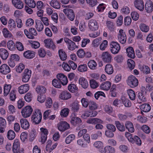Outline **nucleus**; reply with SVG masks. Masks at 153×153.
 <instances>
[{
    "label": "nucleus",
    "instance_id": "nucleus-39",
    "mask_svg": "<svg viewBox=\"0 0 153 153\" xmlns=\"http://www.w3.org/2000/svg\"><path fill=\"white\" fill-rule=\"evenodd\" d=\"M25 3L29 7L34 8L36 7V4L34 0H23Z\"/></svg>",
    "mask_w": 153,
    "mask_h": 153
},
{
    "label": "nucleus",
    "instance_id": "nucleus-59",
    "mask_svg": "<svg viewBox=\"0 0 153 153\" xmlns=\"http://www.w3.org/2000/svg\"><path fill=\"white\" fill-rule=\"evenodd\" d=\"M77 55L80 58H83L85 55V53L83 49H79L77 52Z\"/></svg>",
    "mask_w": 153,
    "mask_h": 153
},
{
    "label": "nucleus",
    "instance_id": "nucleus-56",
    "mask_svg": "<svg viewBox=\"0 0 153 153\" xmlns=\"http://www.w3.org/2000/svg\"><path fill=\"white\" fill-rule=\"evenodd\" d=\"M127 64L129 69L132 70L133 69L135 66L134 62L132 59H129L127 60Z\"/></svg>",
    "mask_w": 153,
    "mask_h": 153
},
{
    "label": "nucleus",
    "instance_id": "nucleus-48",
    "mask_svg": "<svg viewBox=\"0 0 153 153\" xmlns=\"http://www.w3.org/2000/svg\"><path fill=\"white\" fill-rule=\"evenodd\" d=\"M68 89L70 92L74 93L77 91L78 88L74 84H71L68 85Z\"/></svg>",
    "mask_w": 153,
    "mask_h": 153
},
{
    "label": "nucleus",
    "instance_id": "nucleus-42",
    "mask_svg": "<svg viewBox=\"0 0 153 153\" xmlns=\"http://www.w3.org/2000/svg\"><path fill=\"white\" fill-rule=\"evenodd\" d=\"M50 4L51 7L55 9H58L60 7V3L57 0H52Z\"/></svg>",
    "mask_w": 153,
    "mask_h": 153
},
{
    "label": "nucleus",
    "instance_id": "nucleus-14",
    "mask_svg": "<svg viewBox=\"0 0 153 153\" xmlns=\"http://www.w3.org/2000/svg\"><path fill=\"white\" fill-rule=\"evenodd\" d=\"M56 77L62 85H65L67 84L68 83L67 78L64 74H59L57 75Z\"/></svg>",
    "mask_w": 153,
    "mask_h": 153
},
{
    "label": "nucleus",
    "instance_id": "nucleus-37",
    "mask_svg": "<svg viewBox=\"0 0 153 153\" xmlns=\"http://www.w3.org/2000/svg\"><path fill=\"white\" fill-rule=\"evenodd\" d=\"M58 53L60 58L62 60L64 61L67 59V54L63 50H59L58 51Z\"/></svg>",
    "mask_w": 153,
    "mask_h": 153
},
{
    "label": "nucleus",
    "instance_id": "nucleus-54",
    "mask_svg": "<svg viewBox=\"0 0 153 153\" xmlns=\"http://www.w3.org/2000/svg\"><path fill=\"white\" fill-rule=\"evenodd\" d=\"M94 147L98 149H101L103 147V143L100 141H95L93 144Z\"/></svg>",
    "mask_w": 153,
    "mask_h": 153
},
{
    "label": "nucleus",
    "instance_id": "nucleus-33",
    "mask_svg": "<svg viewBox=\"0 0 153 153\" xmlns=\"http://www.w3.org/2000/svg\"><path fill=\"white\" fill-rule=\"evenodd\" d=\"M126 51L128 57L131 58H134L135 57L134 52L132 47H130L126 49Z\"/></svg>",
    "mask_w": 153,
    "mask_h": 153
},
{
    "label": "nucleus",
    "instance_id": "nucleus-49",
    "mask_svg": "<svg viewBox=\"0 0 153 153\" xmlns=\"http://www.w3.org/2000/svg\"><path fill=\"white\" fill-rule=\"evenodd\" d=\"M79 105L77 102H74L71 105V110L74 112L78 111L79 108Z\"/></svg>",
    "mask_w": 153,
    "mask_h": 153
},
{
    "label": "nucleus",
    "instance_id": "nucleus-52",
    "mask_svg": "<svg viewBox=\"0 0 153 153\" xmlns=\"http://www.w3.org/2000/svg\"><path fill=\"white\" fill-rule=\"evenodd\" d=\"M102 136V133L100 131H98L97 132L92 134L91 135V138L92 140H96L99 137H100Z\"/></svg>",
    "mask_w": 153,
    "mask_h": 153
},
{
    "label": "nucleus",
    "instance_id": "nucleus-22",
    "mask_svg": "<svg viewBox=\"0 0 153 153\" xmlns=\"http://www.w3.org/2000/svg\"><path fill=\"white\" fill-rule=\"evenodd\" d=\"M126 129L130 133H133L134 132L135 129L133 123L130 121H127L125 124Z\"/></svg>",
    "mask_w": 153,
    "mask_h": 153
},
{
    "label": "nucleus",
    "instance_id": "nucleus-62",
    "mask_svg": "<svg viewBox=\"0 0 153 153\" xmlns=\"http://www.w3.org/2000/svg\"><path fill=\"white\" fill-rule=\"evenodd\" d=\"M88 106L89 109L91 110H95L97 108L96 103L93 101H89Z\"/></svg>",
    "mask_w": 153,
    "mask_h": 153
},
{
    "label": "nucleus",
    "instance_id": "nucleus-31",
    "mask_svg": "<svg viewBox=\"0 0 153 153\" xmlns=\"http://www.w3.org/2000/svg\"><path fill=\"white\" fill-rule=\"evenodd\" d=\"M23 56L26 58L30 59L33 58L35 54L33 51L28 50L24 52Z\"/></svg>",
    "mask_w": 153,
    "mask_h": 153
},
{
    "label": "nucleus",
    "instance_id": "nucleus-46",
    "mask_svg": "<svg viewBox=\"0 0 153 153\" xmlns=\"http://www.w3.org/2000/svg\"><path fill=\"white\" fill-rule=\"evenodd\" d=\"M11 88V85L5 84L4 88V96H7L9 93Z\"/></svg>",
    "mask_w": 153,
    "mask_h": 153
},
{
    "label": "nucleus",
    "instance_id": "nucleus-1",
    "mask_svg": "<svg viewBox=\"0 0 153 153\" xmlns=\"http://www.w3.org/2000/svg\"><path fill=\"white\" fill-rule=\"evenodd\" d=\"M42 115L39 109H35L31 117V120L35 124H39L41 121Z\"/></svg>",
    "mask_w": 153,
    "mask_h": 153
},
{
    "label": "nucleus",
    "instance_id": "nucleus-16",
    "mask_svg": "<svg viewBox=\"0 0 153 153\" xmlns=\"http://www.w3.org/2000/svg\"><path fill=\"white\" fill-rule=\"evenodd\" d=\"M12 3L13 6L19 9H22L24 7V4L21 0H12Z\"/></svg>",
    "mask_w": 153,
    "mask_h": 153
},
{
    "label": "nucleus",
    "instance_id": "nucleus-29",
    "mask_svg": "<svg viewBox=\"0 0 153 153\" xmlns=\"http://www.w3.org/2000/svg\"><path fill=\"white\" fill-rule=\"evenodd\" d=\"M2 32L4 37L5 38L10 39L13 36L11 33L6 28H4Z\"/></svg>",
    "mask_w": 153,
    "mask_h": 153
},
{
    "label": "nucleus",
    "instance_id": "nucleus-20",
    "mask_svg": "<svg viewBox=\"0 0 153 153\" xmlns=\"http://www.w3.org/2000/svg\"><path fill=\"white\" fill-rule=\"evenodd\" d=\"M29 89V85L27 84L21 85L18 88L19 93L21 94H24L27 92Z\"/></svg>",
    "mask_w": 153,
    "mask_h": 153
},
{
    "label": "nucleus",
    "instance_id": "nucleus-21",
    "mask_svg": "<svg viewBox=\"0 0 153 153\" xmlns=\"http://www.w3.org/2000/svg\"><path fill=\"white\" fill-rule=\"evenodd\" d=\"M20 142L18 139H15L13 145V151L14 153H17L19 150Z\"/></svg>",
    "mask_w": 153,
    "mask_h": 153
},
{
    "label": "nucleus",
    "instance_id": "nucleus-61",
    "mask_svg": "<svg viewBox=\"0 0 153 153\" xmlns=\"http://www.w3.org/2000/svg\"><path fill=\"white\" fill-rule=\"evenodd\" d=\"M53 102L52 99L50 97H48L46 99L45 105L48 108H50L52 106Z\"/></svg>",
    "mask_w": 153,
    "mask_h": 153
},
{
    "label": "nucleus",
    "instance_id": "nucleus-57",
    "mask_svg": "<svg viewBox=\"0 0 153 153\" xmlns=\"http://www.w3.org/2000/svg\"><path fill=\"white\" fill-rule=\"evenodd\" d=\"M7 136L9 140H12L15 137V133L13 131L10 130L8 131Z\"/></svg>",
    "mask_w": 153,
    "mask_h": 153
},
{
    "label": "nucleus",
    "instance_id": "nucleus-15",
    "mask_svg": "<svg viewBox=\"0 0 153 153\" xmlns=\"http://www.w3.org/2000/svg\"><path fill=\"white\" fill-rule=\"evenodd\" d=\"M97 114V112L94 110L87 111L82 114L81 117L84 119H86L88 117H92L96 116Z\"/></svg>",
    "mask_w": 153,
    "mask_h": 153
},
{
    "label": "nucleus",
    "instance_id": "nucleus-5",
    "mask_svg": "<svg viewBox=\"0 0 153 153\" xmlns=\"http://www.w3.org/2000/svg\"><path fill=\"white\" fill-rule=\"evenodd\" d=\"M64 40L67 44L68 50L72 51L78 48V47L74 42L68 38H65L64 39Z\"/></svg>",
    "mask_w": 153,
    "mask_h": 153
},
{
    "label": "nucleus",
    "instance_id": "nucleus-38",
    "mask_svg": "<svg viewBox=\"0 0 153 153\" xmlns=\"http://www.w3.org/2000/svg\"><path fill=\"white\" fill-rule=\"evenodd\" d=\"M7 46L8 49L12 51H14L16 50V44L12 40L9 41L7 44Z\"/></svg>",
    "mask_w": 153,
    "mask_h": 153
},
{
    "label": "nucleus",
    "instance_id": "nucleus-58",
    "mask_svg": "<svg viewBox=\"0 0 153 153\" xmlns=\"http://www.w3.org/2000/svg\"><path fill=\"white\" fill-rule=\"evenodd\" d=\"M69 111V110L68 108H64L61 111L60 115L62 117H66L68 115Z\"/></svg>",
    "mask_w": 153,
    "mask_h": 153
},
{
    "label": "nucleus",
    "instance_id": "nucleus-27",
    "mask_svg": "<svg viewBox=\"0 0 153 153\" xmlns=\"http://www.w3.org/2000/svg\"><path fill=\"white\" fill-rule=\"evenodd\" d=\"M21 127L23 129L26 130L28 128L29 124L26 119H21L20 120Z\"/></svg>",
    "mask_w": 153,
    "mask_h": 153
},
{
    "label": "nucleus",
    "instance_id": "nucleus-6",
    "mask_svg": "<svg viewBox=\"0 0 153 153\" xmlns=\"http://www.w3.org/2000/svg\"><path fill=\"white\" fill-rule=\"evenodd\" d=\"M40 130L41 131V136L39 141L40 142H41L43 144L46 140L48 131L46 128H41Z\"/></svg>",
    "mask_w": 153,
    "mask_h": 153
},
{
    "label": "nucleus",
    "instance_id": "nucleus-35",
    "mask_svg": "<svg viewBox=\"0 0 153 153\" xmlns=\"http://www.w3.org/2000/svg\"><path fill=\"white\" fill-rule=\"evenodd\" d=\"M71 122L72 124L75 126L79 124L81 122V120L79 117L74 116L71 117Z\"/></svg>",
    "mask_w": 153,
    "mask_h": 153
},
{
    "label": "nucleus",
    "instance_id": "nucleus-41",
    "mask_svg": "<svg viewBox=\"0 0 153 153\" xmlns=\"http://www.w3.org/2000/svg\"><path fill=\"white\" fill-rule=\"evenodd\" d=\"M127 92L130 99L132 100H134L136 98L135 92L131 89L128 90Z\"/></svg>",
    "mask_w": 153,
    "mask_h": 153
},
{
    "label": "nucleus",
    "instance_id": "nucleus-19",
    "mask_svg": "<svg viewBox=\"0 0 153 153\" xmlns=\"http://www.w3.org/2000/svg\"><path fill=\"white\" fill-rule=\"evenodd\" d=\"M71 97V95L68 91H64L61 92L59 95V98L62 100H67Z\"/></svg>",
    "mask_w": 153,
    "mask_h": 153
},
{
    "label": "nucleus",
    "instance_id": "nucleus-30",
    "mask_svg": "<svg viewBox=\"0 0 153 153\" xmlns=\"http://www.w3.org/2000/svg\"><path fill=\"white\" fill-rule=\"evenodd\" d=\"M146 92L141 91L138 93L137 97L138 99L142 102H145L146 100Z\"/></svg>",
    "mask_w": 153,
    "mask_h": 153
},
{
    "label": "nucleus",
    "instance_id": "nucleus-60",
    "mask_svg": "<svg viewBox=\"0 0 153 153\" xmlns=\"http://www.w3.org/2000/svg\"><path fill=\"white\" fill-rule=\"evenodd\" d=\"M119 148L121 151L124 153L127 152L129 150L128 146L124 144L121 145L119 146Z\"/></svg>",
    "mask_w": 153,
    "mask_h": 153
},
{
    "label": "nucleus",
    "instance_id": "nucleus-24",
    "mask_svg": "<svg viewBox=\"0 0 153 153\" xmlns=\"http://www.w3.org/2000/svg\"><path fill=\"white\" fill-rule=\"evenodd\" d=\"M79 85L84 88H87L88 86V84L87 79L83 77L80 78L79 80Z\"/></svg>",
    "mask_w": 153,
    "mask_h": 153
},
{
    "label": "nucleus",
    "instance_id": "nucleus-50",
    "mask_svg": "<svg viewBox=\"0 0 153 153\" xmlns=\"http://www.w3.org/2000/svg\"><path fill=\"white\" fill-rule=\"evenodd\" d=\"M36 91L38 93L45 94L46 91V89L44 86H38L36 89Z\"/></svg>",
    "mask_w": 153,
    "mask_h": 153
},
{
    "label": "nucleus",
    "instance_id": "nucleus-45",
    "mask_svg": "<svg viewBox=\"0 0 153 153\" xmlns=\"http://www.w3.org/2000/svg\"><path fill=\"white\" fill-rule=\"evenodd\" d=\"M36 28L38 31H42L44 28V25L40 21L38 20L36 22Z\"/></svg>",
    "mask_w": 153,
    "mask_h": 153
},
{
    "label": "nucleus",
    "instance_id": "nucleus-28",
    "mask_svg": "<svg viewBox=\"0 0 153 153\" xmlns=\"http://www.w3.org/2000/svg\"><path fill=\"white\" fill-rule=\"evenodd\" d=\"M145 8L147 12L148 13L152 12L153 10L152 2L151 1H147L145 4Z\"/></svg>",
    "mask_w": 153,
    "mask_h": 153
},
{
    "label": "nucleus",
    "instance_id": "nucleus-64",
    "mask_svg": "<svg viewBox=\"0 0 153 153\" xmlns=\"http://www.w3.org/2000/svg\"><path fill=\"white\" fill-rule=\"evenodd\" d=\"M87 68V65L85 64L80 65H79L78 67V71L81 72L86 71Z\"/></svg>",
    "mask_w": 153,
    "mask_h": 153
},
{
    "label": "nucleus",
    "instance_id": "nucleus-9",
    "mask_svg": "<svg viewBox=\"0 0 153 153\" xmlns=\"http://www.w3.org/2000/svg\"><path fill=\"white\" fill-rule=\"evenodd\" d=\"M57 127L59 131L63 132L69 128L70 126L65 121H61L58 124Z\"/></svg>",
    "mask_w": 153,
    "mask_h": 153
},
{
    "label": "nucleus",
    "instance_id": "nucleus-26",
    "mask_svg": "<svg viewBox=\"0 0 153 153\" xmlns=\"http://www.w3.org/2000/svg\"><path fill=\"white\" fill-rule=\"evenodd\" d=\"M103 121L100 119L97 118H90L88 119L86 123L88 124H91L95 125L97 123H102Z\"/></svg>",
    "mask_w": 153,
    "mask_h": 153
},
{
    "label": "nucleus",
    "instance_id": "nucleus-44",
    "mask_svg": "<svg viewBox=\"0 0 153 153\" xmlns=\"http://www.w3.org/2000/svg\"><path fill=\"white\" fill-rule=\"evenodd\" d=\"M53 85L57 88H60L61 87V83L57 78L54 79L52 81Z\"/></svg>",
    "mask_w": 153,
    "mask_h": 153
},
{
    "label": "nucleus",
    "instance_id": "nucleus-55",
    "mask_svg": "<svg viewBox=\"0 0 153 153\" xmlns=\"http://www.w3.org/2000/svg\"><path fill=\"white\" fill-rule=\"evenodd\" d=\"M106 25L108 28L111 31L114 30V24L111 21H107L106 22Z\"/></svg>",
    "mask_w": 153,
    "mask_h": 153
},
{
    "label": "nucleus",
    "instance_id": "nucleus-51",
    "mask_svg": "<svg viewBox=\"0 0 153 153\" xmlns=\"http://www.w3.org/2000/svg\"><path fill=\"white\" fill-rule=\"evenodd\" d=\"M25 68V65L22 63H20L16 67V71L18 73H21Z\"/></svg>",
    "mask_w": 153,
    "mask_h": 153
},
{
    "label": "nucleus",
    "instance_id": "nucleus-8",
    "mask_svg": "<svg viewBox=\"0 0 153 153\" xmlns=\"http://www.w3.org/2000/svg\"><path fill=\"white\" fill-rule=\"evenodd\" d=\"M63 12L71 21H73L75 18V15L73 10L70 9L66 8L63 10Z\"/></svg>",
    "mask_w": 153,
    "mask_h": 153
},
{
    "label": "nucleus",
    "instance_id": "nucleus-18",
    "mask_svg": "<svg viewBox=\"0 0 153 153\" xmlns=\"http://www.w3.org/2000/svg\"><path fill=\"white\" fill-rule=\"evenodd\" d=\"M10 72L9 66L6 64L2 65L0 67V72L3 74H6Z\"/></svg>",
    "mask_w": 153,
    "mask_h": 153
},
{
    "label": "nucleus",
    "instance_id": "nucleus-47",
    "mask_svg": "<svg viewBox=\"0 0 153 153\" xmlns=\"http://www.w3.org/2000/svg\"><path fill=\"white\" fill-rule=\"evenodd\" d=\"M121 100L122 102L126 107H128L131 106V103L130 100L125 97L123 96L122 97Z\"/></svg>",
    "mask_w": 153,
    "mask_h": 153
},
{
    "label": "nucleus",
    "instance_id": "nucleus-63",
    "mask_svg": "<svg viewBox=\"0 0 153 153\" xmlns=\"http://www.w3.org/2000/svg\"><path fill=\"white\" fill-rule=\"evenodd\" d=\"M108 42L106 40H104L100 46V49L102 51L105 50L108 46Z\"/></svg>",
    "mask_w": 153,
    "mask_h": 153
},
{
    "label": "nucleus",
    "instance_id": "nucleus-2",
    "mask_svg": "<svg viewBox=\"0 0 153 153\" xmlns=\"http://www.w3.org/2000/svg\"><path fill=\"white\" fill-rule=\"evenodd\" d=\"M126 82L128 85L132 88L136 87L138 84V80L133 75H131L128 77L126 80Z\"/></svg>",
    "mask_w": 153,
    "mask_h": 153
},
{
    "label": "nucleus",
    "instance_id": "nucleus-23",
    "mask_svg": "<svg viewBox=\"0 0 153 153\" xmlns=\"http://www.w3.org/2000/svg\"><path fill=\"white\" fill-rule=\"evenodd\" d=\"M111 83L109 81H106L101 84L100 86V89L108 91L110 88Z\"/></svg>",
    "mask_w": 153,
    "mask_h": 153
},
{
    "label": "nucleus",
    "instance_id": "nucleus-40",
    "mask_svg": "<svg viewBox=\"0 0 153 153\" xmlns=\"http://www.w3.org/2000/svg\"><path fill=\"white\" fill-rule=\"evenodd\" d=\"M105 72L108 74H111L113 72V69L112 65L110 64L106 65L105 69Z\"/></svg>",
    "mask_w": 153,
    "mask_h": 153
},
{
    "label": "nucleus",
    "instance_id": "nucleus-3",
    "mask_svg": "<svg viewBox=\"0 0 153 153\" xmlns=\"http://www.w3.org/2000/svg\"><path fill=\"white\" fill-rule=\"evenodd\" d=\"M33 111V109L31 106H26L22 109V115L24 118H27L30 116Z\"/></svg>",
    "mask_w": 153,
    "mask_h": 153
},
{
    "label": "nucleus",
    "instance_id": "nucleus-13",
    "mask_svg": "<svg viewBox=\"0 0 153 153\" xmlns=\"http://www.w3.org/2000/svg\"><path fill=\"white\" fill-rule=\"evenodd\" d=\"M102 60L104 62L107 63L111 62L112 58L111 54L107 51L102 53Z\"/></svg>",
    "mask_w": 153,
    "mask_h": 153
},
{
    "label": "nucleus",
    "instance_id": "nucleus-25",
    "mask_svg": "<svg viewBox=\"0 0 153 153\" xmlns=\"http://www.w3.org/2000/svg\"><path fill=\"white\" fill-rule=\"evenodd\" d=\"M8 55V52L6 49L4 48H0V56L2 59L6 60Z\"/></svg>",
    "mask_w": 153,
    "mask_h": 153
},
{
    "label": "nucleus",
    "instance_id": "nucleus-10",
    "mask_svg": "<svg viewBox=\"0 0 153 153\" xmlns=\"http://www.w3.org/2000/svg\"><path fill=\"white\" fill-rule=\"evenodd\" d=\"M31 71L28 69H26L22 74V81L24 82H28L30 79Z\"/></svg>",
    "mask_w": 153,
    "mask_h": 153
},
{
    "label": "nucleus",
    "instance_id": "nucleus-32",
    "mask_svg": "<svg viewBox=\"0 0 153 153\" xmlns=\"http://www.w3.org/2000/svg\"><path fill=\"white\" fill-rule=\"evenodd\" d=\"M8 27L10 31H12L16 28L15 21L12 19H10L8 21Z\"/></svg>",
    "mask_w": 153,
    "mask_h": 153
},
{
    "label": "nucleus",
    "instance_id": "nucleus-7",
    "mask_svg": "<svg viewBox=\"0 0 153 153\" xmlns=\"http://www.w3.org/2000/svg\"><path fill=\"white\" fill-rule=\"evenodd\" d=\"M44 42L45 47L47 48L52 50H54L56 48V46L51 39H45L44 41Z\"/></svg>",
    "mask_w": 153,
    "mask_h": 153
},
{
    "label": "nucleus",
    "instance_id": "nucleus-4",
    "mask_svg": "<svg viewBox=\"0 0 153 153\" xmlns=\"http://www.w3.org/2000/svg\"><path fill=\"white\" fill-rule=\"evenodd\" d=\"M110 50L111 52L114 54L117 53L120 50V45L117 42L112 41L110 44Z\"/></svg>",
    "mask_w": 153,
    "mask_h": 153
},
{
    "label": "nucleus",
    "instance_id": "nucleus-53",
    "mask_svg": "<svg viewBox=\"0 0 153 153\" xmlns=\"http://www.w3.org/2000/svg\"><path fill=\"white\" fill-rule=\"evenodd\" d=\"M75 135L74 134L69 135L65 139V142L67 144L70 143L75 139Z\"/></svg>",
    "mask_w": 153,
    "mask_h": 153
},
{
    "label": "nucleus",
    "instance_id": "nucleus-17",
    "mask_svg": "<svg viewBox=\"0 0 153 153\" xmlns=\"http://www.w3.org/2000/svg\"><path fill=\"white\" fill-rule=\"evenodd\" d=\"M135 7L140 11H143L144 8V2L143 0H135L134 1Z\"/></svg>",
    "mask_w": 153,
    "mask_h": 153
},
{
    "label": "nucleus",
    "instance_id": "nucleus-11",
    "mask_svg": "<svg viewBox=\"0 0 153 153\" xmlns=\"http://www.w3.org/2000/svg\"><path fill=\"white\" fill-rule=\"evenodd\" d=\"M118 39L119 41L122 44L126 42V34L122 29H120L118 34Z\"/></svg>",
    "mask_w": 153,
    "mask_h": 153
},
{
    "label": "nucleus",
    "instance_id": "nucleus-12",
    "mask_svg": "<svg viewBox=\"0 0 153 153\" xmlns=\"http://www.w3.org/2000/svg\"><path fill=\"white\" fill-rule=\"evenodd\" d=\"M88 27L90 30L92 31H95L97 30L98 28V23L96 20L91 19L89 21Z\"/></svg>",
    "mask_w": 153,
    "mask_h": 153
},
{
    "label": "nucleus",
    "instance_id": "nucleus-36",
    "mask_svg": "<svg viewBox=\"0 0 153 153\" xmlns=\"http://www.w3.org/2000/svg\"><path fill=\"white\" fill-rule=\"evenodd\" d=\"M88 65L89 68L91 69L95 70L97 68V64L94 60H90L88 62Z\"/></svg>",
    "mask_w": 153,
    "mask_h": 153
},
{
    "label": "nucleus",
    "instance_id": "nucleus-34",
    "mask_svg": "<svg viewBox=\"0 0 153 153\" xmlns=\"http://www.w3.org/2000/svg\"><path fill=\"white\" fill-rule=\"evenodd\" d=\"M140 108L141 111L147 112L150 111L151 107L149 104H144L140 106Z\"/></svg>",
    "mask_w": 153,
    "mask_h": 153
},
{
    "label": "nucleus",
    "instance_id": "nucleus-43",
    "mask_svg": "<svg viewBox=\"0 0 153 153\" xmlns=\"http://www.w3.org/2000/svg\"><path fill=\"white\" fill-rule=\"evenodd\" d=\"M115 124L117 129L120 131H125V126L123 124H121L119 121H116L115 122Z\"/></svg>",
    "mask_w": 153,
    "mask_h": 153
}]
</instances>
